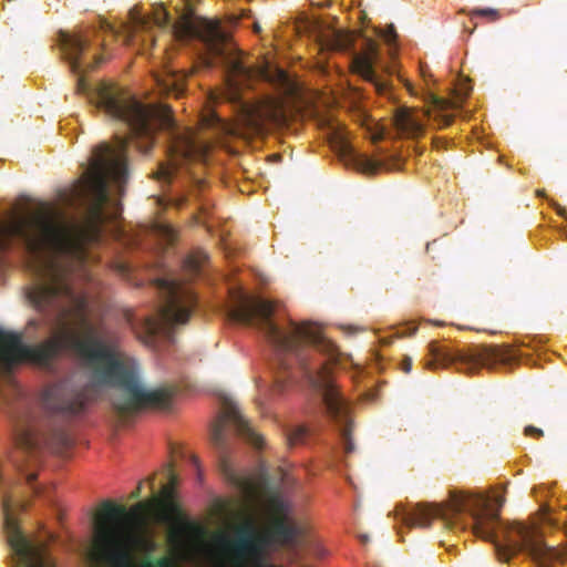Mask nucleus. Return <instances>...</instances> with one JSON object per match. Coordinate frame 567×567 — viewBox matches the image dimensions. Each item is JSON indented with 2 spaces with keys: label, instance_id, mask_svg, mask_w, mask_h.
<instances>
[{
  "label": "nucleus",
  "instance_id": "72a5a7b5",
  "mask_svg": "<svg viewBox=\"0 0 567 567\" xmlns=\"http://www.w3.org/2000/svg\"><path fill=\"white\" fill-rule=\"evenodd\" d=\"M260 30H261V27L259 25V23L255 22V23H254V31H255L256 33H258V32H260Z\"/></svg>",
  "mask_w": 567,
  "mask_h": 567
},
{
  "label": "nucleus",
  "instance_id": "bb28decb",
  "mask_svg": "<svg viewBox=\"0 0 567 567\" xmlns=\"http://www.w3.org/2000/svg\"><path fill=\"white\" fill-rule=\"evenodd\" d=\"M154 567H173V561L169 557L163 556L159 558H153Z\"/></svg>",
  "mask_w": 567,
  "mask_h": 567
},
{
  "label": "nucleus",
  "instance_id": "f704fd0d",
  "mask_svg": "<svg viewBox=\"0 0 567 567\" xmlns=\"http://www.w3.org/2000/svg\"><path fill=\"white\" fill-rule=\"evenodd\" d=\"M190 461L195 466H198V458L195 455L190 456Z\"/></svg>",
  "mask_w": 567,
  "mask_h": 567
},
{
  "label": "nucleus",
  "instance_id": "412c9836",
  "mask_svg": "<svg viewBox=\"0 0 567 567\" xmlns=\"http://www.w3.org/2000/svg\"><path fill=\"white\" fill-rule=\"evenodd\" d=\"M208 260V255L204 250H195L189 254L184 260V269L192 276L200 274L205 262Z\"/></svg>",
  "mask_w": 567,
  "mask_h": 567
},
{
  "label": "nucleus",
  "instance_id": "f03ea898",
  "mask_svg": "<svg viewBox=\"0 0 567 567\" xmlns=\"http://www.w3.org/2000/svg\"><path fill=\"white\" fill-rule=\"evenodd\" d=\"M505 498L495 497L496 508L487 497L482 495H466L461 492H451L446 502L417 503L400 514L403 524L408 527L427 528L433 519L442 520L446 528H466L464 514L471 517V528L477 537L494 544L495 553L501 561L520 551L526 553L540 567H555L565 558V553L548 546L539 538L537 529L522 523H511L503 527L504 544L497 539L495 527L499 520L498 511Z\"/></svg>",
  "mask_w": 567,
  "mask_h": 567
},
{
  "label": "nucleus",
  "instance_id": "ddd939ff",
  "mask_svg": "<svg viewBox=\"0 0 567 567\" xmlns=\"http://www.w3.org/2000/svg\"><path fill=\"white\" fill-rule=\"evenodd\" d=\"M203 527L185 523L169 534L171 544L182 554L190 556L205 546Z\"/></svg>",
  "mask_w": 567,
  "mask_h": 567
},
{
  "label": "nucleus",
  "instance_id": "ea45409f",
  "mask_svg": "<svg viewBox=\"0 0 567 567\" xmlns=\"http://www.w3.org/2000/svg\"><path fill=\"white\" fill-rule=\"evenodd\" d=\"M537 195H538V196H542V195H543V192L538 190V192H537Z\"/></svg>",
  "mask_w": 567,
  "mask_h": 567
},
{
  "label": "nucleus",
  "instance_id": "1a4fd4ad",
  "mask_svg": "<svg viewBox=\"0 0 567 567\" xmlns=\"http://www.w3.org/2000/svg\"><path fill=\"white\" fill-rule=\"evenodd\" d=\"M226 419L229 420L239 436L252 444L257 449L264 445V439L250 425L249 421L240 413L238 406L233 403H227L225 408V415L220 417L212 429L210 442L219 453V463L223 472L230 475L229 467L226 461L227 451V435L225 432Z\"/></svg>",
  "mask_w": 567,
  "mask_h": 567
},
{
  "label": "nucleus",
  "instance_id": "0eeeda50",
  "mask_svg": "<svg viewBox=\"0 0 567 567\" xmlns=\"http://www.w3.org/2000/svg\"><path fill=\"white\" fill-rule=\"evenodd\" d=\"M25 509V502H16L11 497H4L2 501L3 525L8 543L16 557L14 567H45V561L39 548L21 530L14 516L16 508Z\"/></svg>",
  "mask_w": 567,
  "mask_h": 567
},
{
  "label": "nucleus",
  "instance_id": "a211bd4d",
  "mask_svg": "<svg viewBox=\"0 0 567 567\" xmlns=\"http://www.w3.org/2000/svg\"><path fill=\"white\" fill-rule=\"evenodd\" d=\"M317 41L322 50L346 52L354 48V35L341 29L319 31Z\"/></svg>",
  "mask_w": 567,
  "mask_h": 567
},
{
  "label": "nucleus",
  "instance_id": "4be33fe9",
  "mask_svg": "<svg viewBox=\"0 0 567 567\" xmlns=\"http://www.w3.org/2000/svg\"><path fill=\"white\" fill-rule=\"evenodd\" d=\"M132 29L128 31V34L125 35L124 42L127 45L135 44L138 40L137 33L147 31L151 27V22L146 17L143 16H133L132 18Z\"/></svg>",
  "mask_w": 567,
  "mask_h": 567
},
{
  "label": "nucleus",
  "instance_id": "c9c22d12",
  "mask_svg": "<svg viewBox=\"0 0 567 567\" xmlns=\"http://www.w3.org/2000/svg\"><path fill=\"white\" fill-rule=\"evenodd\" d=\"M150 42H151V44H152V45L154 44L155 39H154V37H153V35H151V37H150Z\"/></svg>",
  "mask_w": 567,
  "mask_h": 567
},
{
  "label": "nucleus",
  "instance_id": "4c0bfd02",
  "mask_svg": "<svg viewBox=\"0 0 567 567\" xmlns=\"http://www.w3.org/2000/svg\"><path fill=\"white\" fill-rule=\"evenodd\" d=\"M196 183H197V186H198V187H202V186H203V184H204V182H202V181H199V179H198Z\"/></svg>",
  "mask_w": 567,
  "mask_h": 567
},
{
  "label": "nucleus",
  "instance_id": "f257e3e1",
  "mask_svg": "<svg viewBox=\"0 0 567 567\" xmlns=\"http://www.w3.org/2000/svg\"><path fill=\"white\" fill-rule=\"evenodd\" d=\"M275 310L276 305L272 301L238 293L228 316L243 324H252L257 321L259 329L279 354L295 357L300 373L321 394L328 416L339 426L346 453L353 452L349 403L336 388L328 365L312 361L309 348L311 344L317 351L333 357L336 346L318 327L307 321L298 323L290 319L289 328L281 329L272 320Z\"/></svg>",
  "mask_w": 567,
  "mask_h": 567
},
{
  "label": "nucleus",
  "instance_id": "39448f33",
  "mask_svg": "<svg viewBox=\"0 0 567 567\" xmlns=\"http://www.w3.org/2000/svg\"><path fill=\"white\" fill-rule=\"evenodd\" d=\"M150 507V503L140 502L127 511L123 505L103 502L95 517L90 553L104 554L103 538L110 534L121 538L133 553L138 550L150 556L157 548L156 542L142 530Z\"/></svg>",
  "mask_w": 567,
  "mask_h": 567
},
{
  "label": "nucleus",
  "instance_id": "7ed1b4c3",
  "mask_svg": "<svg viewBox=\"0 0 567 567\" xmlns=\"http://www.w3.org/2000/svg\"><path fill=\"white\" fill-rule=\"evenodd\" d=\"M175 32L183 38L197 39L204 47L200 63L205 68L223 65L236 87L249 86L254 80L274 82L282 89H289L288 74L281 70H270L268 64L249 65L241 56L231 37L216 20L197 16H185L174 25Z\"/></svg>",
  "mask_w": 567,
  "mask_h": 567
},
{
  "label": "nucleus",
  "instance_id": "7c9ffc66",
  "mask_svg": "<svg viewBox=\"0 0 567 567\" xmlns=\"http://www.w3.org/2000/svg\"><path fill=\"white\" fill-rule=\"evenodd\" d=\"M141 495V486H138L134 492H132V498H138Z\"/></svg>",
  "mask_w": 567,
  "mask_h": 567
},
{
  "label": "nucleus",
  "instance_id": "473e14b6",
  "mask_svg": "<svg viewBox=\"0 0 567 567\" xmlns=\"http://www.w3.org/2000/svg\"><path fill=\"white\" fill-rule=\"evenodd\" d=\"M168 475H169V480H171V482H172V484H173V483L175 482V475H174V473H173V470H172V468H169V470H168Z\"/></svg>",
  "mask_w": 567,
  "mask_h": 567
},
{
  "label": "nucleus",
  "instance_id": "aec40b11",
  "mask_svg": "<svg viewBox=\"0 0 567 567\" xmlns=\"http://www.w3.org/2000/svg\"><path fill=\"white\" fill-rule=\"evenodd\" d=\"M256 115L262 121L281 125L287 122V111L285 102L280 97H269L256 109Z\"/></svg>",
  "mask_w": 567,
  "mask_h": 567
},
{
  "label": "nucleus",
  "instance_id": "423d86ee",
  "mask_svg": "<svg viewBox=\"0 0 567 567\" xmlns=\"http://www.w3.org/2000/svg\"><path fill=\"white\" fill-rule=\"evenodd\" d=\"M429 358L423 365L429 370L447 368L453 364L467 367H491L505 360L506 352L498 346L476 344L467 351H456L446 344L431 341L427 346Z\"/></svg>",
  "mask_w": 567,
  "mask_h": 567
},
{
  "label": "nucleus",
  "instance_id": "393cba45",
  "mask_svg": "<svg viewBox=\"0 0 567 567\" xmlns=\"http://www.w3.org/2000/svg\"><path fill=\"white\" fill-rule=\"evenodd\" d=\"M153 22L159 28H164L169 23V16L164 8L159 7L155 9L153 14Z\"/></svg>",
  "mask_w": 567,
  "mask_h": 567
},
{
  "label": "nucleus",
  "instance_id": "c85d7f7f",
  "mask_svg": "<svg viewBox=\"0 0 567 567\" xmlns=\"http://www.w3.org/2000/svg\"><path fill=\"white\" fill-rule=\"evenodd\" d=\"M525 434L529 435V436H538L539 437V436H543V430L529 425L525 429Z\"/></svg>",
  "mask_w": 567,
  "mask_h": 567
},
{
  "label": "nucleus",
  "instance_id": "6ab92c4d",
  "mask_svg": "<svg viewBox=\"0 0 567 567\" xmlns=\"http://www.w3.org/2000/svg\"><path fill=\"white\" fill-rule=\"evenodd\" d=\"M188 73L167 69L164 74L156 75L155 81L161 93L181 97L185 92V83Z\"/></svg>",
  "mask_w": 567,
  "mask_h": 567
},
{
  "label": "nucleus",
  "instance_id": "dca6fc26",
  "mask_svg": "<svg viewBox=\"0 0 567 567\" xmlns=\"http://www.w3.org/2000/svg\"><path fill=\"white\" fill-rule=\"evenodd\" d=\"M470 91L471 87L468 85H464L460 89H456L454 92L455 96L450 100L442 99L433 94L430 95L431 103L437 111V114L434 116V121L437 123L440 128L447 127L453 123L454 116L445 114L444 112L447 110L460 109L462 103L468 96Z\"/></svg>",
  "mask_w": 567,
  "mask_h": 567
},
{
  "label": "nucleus",
  "instance_id": "6e6552de",
  "mask_svg": "<svg viewBox=\"0 0 567 567\" xmlns=\"http://www.w3.org/2000/svg\"><path fill=\"white\" fill-rule=\"evenodd\" d=\"M168 161L155 173V177L165 183L174 178L184 163L203 159L208 152V145L197 134H168Z\"/></svg>",
  "mask_w": 567,
  "mask_h": 567
},
{
  "label": "nucleus",
  "instance_id": "58836bf2",
  "mask_svg": "<svg viewBox=\"0 0 567 567\" xmlns=\"http://www.w3.org/2000/svg\"><path fill=\"white\" fill-rule=\"evenodd\" d=\"M362 542H364V543H365V542H368V537H367V536H363V537H362Z\"/></svg>",
  "mask_w": 567,
  "mask_h": 567
},
{
  "label": "nucleus",
  "instance_id": "9d476101",
  "mask_svg": "<svg viewBox=\"0 0 567 567\" xmlns=\"http://www.w3.org/2000/svg\"><path fill=\"white\" fill-rule=\"evenodd\" d=\"M41 404L52 414L73 417L84 412L87 404V392L74 386L70 381L62 380L49 385L41 394Z\"/></svg>",
  "mask_w": 567,
  "mask_h": 567
},
{
  "label": "nucleus",
  "instance_id": "e433bc0d",
  "mask_svg": "<svg viewBox=\"0 0 567 567\" xmlns=\"http://www.w3.org/2000/svg\"><path fill=\"white\" fill-rule=\"evenodd\" d=\"M213 120L216 121V123H220V120L215 115H213Z\"/></svg>",
  "mask_w": 567,
  "mask_h": 567
},
{
  "label": "nucleus",
  "instance_id": "5701e85b",
  "mask_svg": "<svg viewBox=\"0 0 567 567\" xmlns=\"http://www.w3.org/2000/svg\"><path fill=\"white\" fill-rule=\"evenodd\" d=\"M308 436V429L303 425L296 426L291 429L286 434L287 443L290 447L299 445L305 442L306 437Z\"/></svg>",
  "mask_w": 567,
  "mask_h": 567
},
{
  "label": "nucleus",
  "instance_id": "2f4dec72",
  "mask_svg": "<svg viewBox=\"0 0 567 567\" xmlns=\"http://www.w3.org/2000/svg\"><path fill=\"white\" fill-rule=\"evenodd\" d=\"M389 34L391 38H389V40H394L396 34H395V31H394V27L391 25L390 29H389Z\"/></svg>",
  "mask_w": 567,
  "mask_h": 567
},
{
  "label": "nucleus",
  "instance_id": "a878e982",
  "mask_svg": "<svg viewBox=\"0 0 567 567\" xmlns=\"http://www.w3.org/2000/svg\"><path fill=\"white\" fill-rule=\"evenodd\" d=\"M472 16H481L486 17L492 21H496L499 19L501 14L497 10L486 8V9H475L472 11Z\"/></svg>",
  "mask_w": 567,
  "mask_h": 567
},
{
  "label": "nucleus",
  "instance_id": "f8f14e48",
  "mask_svg": "<svg viewBox=\"0 0 567 567\" xmlns=\"http://www.w3.org/2000/svg\"><path fill=\"white\" fill-rule=\"evenodd\" d=\"M329 134L333 150L347 166H353L359 171L368 173H374L377 171V166L371 159L355 152L344 127L340 124L331 125Z\"/></svg>",
  "mask_w": 567,
  "mask_h": 567
},
{
  "label": "nucleus",
  "instance_id": "2eb2a0df",
  "mask_svg": "<svg viewBox=\"0 0 567 567\" xmlns=\"http://www.w3.org/2000/svg\"><path fill=\"white\" fill-rule=\"evenodd\" d=\"M377 55V45L373 41L369 40L367 41V52L352 54L351 68L354 73L372 83L379 92H383L386 89V84L380 80L373 68Z\"/></svg>",
  "mask_w": 567,
  "mask_h": 567
},
{
  "label": "nucleus",
  "instance_id": "9b49d317",
  "mask_svg": "<svg viewBox=\"0 0 567 567\" xmlns=\"http://www.w3.org/2000/svg\"><path fill=\"white\" fill-rule=\"evenodd\" d=\"M102 545L104 554L90 553L91 561L97 567H154L151 556H146L137 565L135 554L121 538H114L113 535H105Z\"/></svg>",
  "mask_w": 567,
  "mask_h": 567
},
{
  "label": "nucleus",
  "instance_id": "f3484780",
  "mask_svg": "<svg viewBox=\"0 0 567 567\" xmlns=\"http://www.w3.org/2000/svg\"><path fill=\"white\" fill-rule=\"evenodd\" d=\"M396 131L406 137L415 138L423 135L425 126L420 114L412 107L400 106L393 114Z\"/></svg>",
  "mask_w": 567,
  "mask_h": 567
},
{
  "label": "nucleus",
  "instance_id": "20e7f679",
  "mask_svg": "<svg viewBox=\"0 0 567 567\" xmlns=\"http://www.w3.org/2000/svg\"><path fill=\"white\" fill-rule=\"evenodd\" d=\"M159 303L153 316L133 323L137 338L147 347L156 348L161 339L173 342V334L185 326L197 306L195 292L178 281L158 279Z\"/></svg>",
  "mask_w": 567,
  "mask_h": 567
},
{
  "label": "nucleus",
  "instance_id": "b1692460",
  "mask_svg": "<svg viewBox=\"0 0 567 567\" xmlns=\"http://www.w3.org/2000/svg\"><path fill=\"white\" fill-rule=\"evenodd\" d=\"M154 231L167 240L169 244L175 240L176 234L172 226L167 224L156 223L154 224Z\"/></svg>",
  "mask_w": 567,
  "mask_h": 567
},
{
  "label": "nucleus",
  "instance_id": "4468645a",
  "mask_svg": "<svg viewBox=\"0 0 567 567\" xmlns=\"http://www.w3.org/2000/svg\"><path fill=\"white\" fill-rule=\"evenodd\" d=\"M303 534L301 526L296 523L289 522L286 517H277L274 519L271 528L266 535H262V540L268 546L277 544L285 547H297L300 544V538Z\"/></svg>",
  "mask_w": 567,
  "mask_h": 567
},
{
  "label": "nucleus",
  "instance_id": "c756f323",
  "mask_svg": "<svg viewBox=\"0 0 567 567\" xmlns=\"http://www.w3.org/2000/svg\"><path fill=\"white\" fill-rule=\"evenodd\" d=\"M171 493H172V491H171L169 486L166 485L163 487V494L165 497H171Z\"/></svg>",
  "mask_w": 567,
  "mask_h": 567
},
{
  "label": "nucleus",
  "instance_id": "cd10ccee",
  "mask_svg": "<svg viewBox=\"0 0 567 567\" xmlns=\"http://www.w3.org/2000/svg\"><path fill=\"white\" fill-rule=\"evenodd\" d=\"M401 369L405 373H410L412 370V358L409 355H405L401 362Z\"/></svg>",
  "mask_w": 567,
  "mask_h": 567
}]
</instances>
